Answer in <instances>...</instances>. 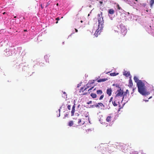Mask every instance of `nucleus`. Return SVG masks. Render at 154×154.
<instances>
[{
  "label": "nucleus",
  "instance_id": "5",
  "mask_svg": "<svg viewBox=\"0 0 154 154\" xmlns=\"http://www.w3.org/2000/svg\"><path fill=\"white\" fill-rule=\"evenodd\" d=\"M108 149H103L101 150V152L103 154H110V152H109L108 150H109L110 151H112V149H109V148L108 147H107Z\"/></svg>",
  "mask_w": 154,
  "mask_h": 154
},
{
  "label": "nucleus",
  "instance_id": "39",
  "mask_svg": "<svg viewBox=\"0 0 154 154\" xmlns=\"http://www.w3.org/2000/svg\"><path fill=\"white\" fill-rule=\"evenodd\" d=\"M45 58H46V59H48V56H47V55L45 56Z\"/></svg>",
  "mask_w": 154,
  "mask_h": 154
},
{
  "label": "nucleus",
  "instance_id": "30",
  "mask_svg": "<svg viewBox=\"0 0 154 154\" xmlns=\"http://www.w3.org/2000/svg\"><path fill=\"white\" fill-rule=\"evenodd\" d=\"M71 106L69 105L67 106V108L69 110H70L71 109Z\"/></svg>",
  "mask_w": 154,
  "mask_h": 154
},
{
  "label": "nucleus",
  "instance_id": "56",
  "mask_svg": "<svg viewBox=\"0 0 154 154\" xmlns=\"http://www.w3.org/2000/svg\"><path fill=\"white\" fill-rule=\"evenodd\" d=\"M88 116H86V117H87Z\"/></svg>",
  "mask_w": 154,
  "mask_h": 154
},
{
  "label": "nucleus",
  "instance_id": "41",
  "mask_svg": "<svg viewBox=\"0 0 154 154\" xmlns=\"http://www.w3.org/2000/svg\"><path fill=\"white\" fill-rule=\"evenodd\" d=\"M41 6L42 8L43 9V7L42 6V4L41 5Z\"/></svg>",
  "mask_w": 154,
  "mask_h": 154
},
{
  "label": "nucleus",
  "instance_id": "8",
  "mask_svg": "<svg viewBox=\"0 0 154 154\" xmlns=\"http://www.w3.org/2000/svg\"><path fill=\"white\" fill-rule=\"evenodd\" d=\"M84 88L83 87L81 88L79 91V92L81 94L80 95H85L87 94V92L86 91L85 92L83 91Z\"/></svg>",
  "mask_w": 154,
  "mask_h": 154
},
{
  "label": "nucleus",
  "instance_id": "4",
  "mask_svg": "<svg viewBox=\"0 0 154 154\" xmlns=\"http://www.w3.org/2000/svg\"><path fill=\"white\" fill-rule=\"evenodd\" d=\"M116 95L115 97H122L123 96L124 94V91L123 90H122L121 88L119 90H118L116 93Z\"/></svg>",
  "mask_w": 154,
  "mask_h": 154
},
{
  "label": "nucleus",
  "instance_id": "15",
  "mask_svg": "<svg viewBox=\"0 0 154 154\" xmlns=\"http://www.w3.org/2000/svg\"><path fill=\"white\" fill-rule=\"evenodd\" d=\"M97 94L100 95L103 93L102 91L100 90H98L97 91Z\"/></svg>",
  "mask_w": 154,
  "mask_h": 154
},
{
  "label": "nucleus",
  "instance_id": "6",
  "mask_svg": "<svg viewBox=\"0 0 154 154\" xmlns=\"http://www.w3.org/2000/svg\"><path fill=\"white\" fill-rule=\"evenodd\" d=\"M75 121V122H78V124H75L77 126L83 125L85 123V122L82 121L81 119H77L76 118Z\"/></svg>",
  "mask_w": 154,
  "mask_h": 154
},
{
  "label": "nucleus",
  "instance_id": "55",
  "mask_svg": "<svg viewBox=\"0 0 154 154\" xmlns=\"http://www.w3.org/2000/svg\"><path fill=\"white\" fill-rule=\"evenodd\" d=\"M135 0L136 1H137V0Z\"/></svg>",
  "mask_w": 154,
  "mask_h": 154
},
{
  "label": "nucleus",
  "instance_id": "29",
  "mask_svg": "<svg viewBox=\"0 0 154 154\" xmlns=\"http://www.w3.org/2000/svg\"><path fill=\"white\" fill-rule=\"evenodd\" d=\"M98 104H99V105L101 106H104V105L102 103H98Z\"/></svg>",
  "mask_w": 154,
  "mask_h": 154
},
{
  "label": "nucleus",
  "instance_id": "48",
  "mask_svg": "<svg viewBox=\"0 0 154 154\" xmlns=\"http://www.w3.org/2000/svg\"><path fill=\"white\" fill-rule=\"evenodd\" d=\"M134 90H135V89H134V88L133 89V92L134 91Z\"/></svg>",
  "mask_w": 154,
  "mask_h": 154
},
{
  "label": "nucleus",
  "instance_id": "2",
  "mask_svg": "<svg viewBox=\"0 0 154 154\" xmlns=\"http://www.w3.org/2000/svg\"><path fill=\"white\" fill-rule=\"evenodd\" d=\"M102 12H101L100 14H98V28L94 34V35L96 37H97L98 35L100 34L101 31L103 29V27L104 21L103 18V17H100V16H102Z\"/></svg>",
  "mask_w": 154,
  "mask_h": 154
},
{
  "label": "nucleus",
  "instance_id": "35",
  "mask_svg": "<svg viewBox=\"0 0 154 154\" xmlns=\"http://www.w3.org/2000/svg\"><path fill=\"white\" fill-rule=\"evenodd\" d=\"M94 88V87H92L91 88H90L88 90V91H89L91 90Z\"/></svg>",
  "mask_w": 154,
  "mask_h": 154
},
{
  "label": "nucleus",
  "instance_id": "19",
  "mask_svg": "<svg viewBox=\"0 0 154 154\" xmlns=\"http://www.w3.org/2000/svg\"><path fill=\"white\" fill-rule=\"evenodd\" d=\"M107 80V79H99L97 80V82H104V81H106Z\"/></svg>",
  "mask_w": 154,
  "mask_h": 154
},
{
  "label": "nucleus",
  "instance_id": "51",
  "mask_svg": "<svg viewBox=\"0 0 154 154\" xmlns=\"http://www.w3.org/2000/svg\"><path fill=\"white\" fill-rule=\"evenodd\" d=\"M92 107H94V105H92Z\"/></svg>",
  "mask_w": 154,
  "mask_h": 154
},
{
  "label": "nucleus",
  "instance_id": "16",
  "mask_svg": "<svg viewBox=\"0 0 154 154\" xmlns=\"http://www.w3.org/2000/svg\"><path fill=\"white\" fill-rule=\"evenodd\" d=\"M91 96L93 98H96L97 97V95L96 94L91 93L90 94Z\"/></svg>",
  "mask_w": 154,
  "mask_h": 154
},
{
  "label": "nucleus",
  "instance_id": "24",
  "mask_svg": "<svg viewBox=\"0 0 154 154\" xmlns=\"http://www.w3.org/2000/svg\"><path fill=\"white\" fill-rule=\"evenodd\" d=\"M104 97V95H103V94L101 95L100 97L99 98V100H102L103 98Z\"/></svg>",
  "mask_w": 154,
  "mask_h": 154
},
{
  "label": "nucleus",
  "instance_id": "50",
  "mask_svg": "<svg viewBox=\"0 0 154 154\" xmlns=\"http://www.w3.org/2000/svg\"><path fill=\"white\" fill-rule=\"evenodd\" d=\"M80 106V105L79 104V105L78 106V107H79Z\"/></svg>",
  "mask_w": 154,
  "mask_h": 154
},
{
  "label": "nucleus",
  "instance_id": "10",
  "mask_svg": "<svg viewBox=\"0 0 154 154\" xmlns=\"http://www.w3.org/2000/svg\"><path fill=\"white\" fill-rule=\"evenodd\" d=\"M112 90L111 88H108L106 90V93L109 96H110L111 95Z\"/></svg>",
  "mask_w": 154,
  "mask_h": 154
},
{
  "label": "nucleus",
  "instance_id": "17",
  "mask_svg": "<svg viewBox=\"0 0 154 154\" xmlns=\"http://www.w3.org/2000/svg\"><path fill=\"white\" fill-rule=\"evenodd\" d=\"M154 3V0H149V4L151 8L152 7Z\"/></svg>",
  "mask_w": 154,
  "mask_h": 154
},
{
  "label": "nucleus",
  "instance_id": "12",
  "mask_svg": "<svg viewBox=\"0 0 154 154\" xmlns=\"http://www.w3.org/2000/svg\"><path fill=\"white\" fill-rule=\"evenodd\" d=\"M114 12L115 11L112 8L110 9L108 11V14L111 15L113 14L114 13Z\"/></svg>",
  "mask_w": 154,
  "mask_h": 154
},
{
  "label": "nucleus",
  "instance_id": "49",
  "mask_svg": "<svg viewBox=\"0 0 154 154\" xmlns=\"http://www.w3.org/2000/svg\"><path fill=\"white\" fill-rule=\"evenodd\" d=\"M57 6H58L59 5V4H58V3H57Z\"/></svg>",
  "mask_w": 154,
  "mask_h": 154
},
{
  "label": "nucleus",
  "instance_id": "25",
  "mask_svg": "<svg viewBox=\"0 0 154 154\" xmlns=\"http://www.w3.org/2000/svg\"><path fill=\"white\" fill-rule=\"evenodd\" d=\"M91 84H89V83H87L86 85V87L85 88H86L87 89L88 88H89V87H90V85Z\"/></svg>",
  "mask_w": 154,
  "mask_h": 154
},
{
  "label": "nucleus",
  "instance_id": "3",
  "mask_svg": "<svg viewBox=\"0 0 154 154\" xmlns=\"http://www.w3.org/2000/svg\"><path fill=\"white\" fill-rule=\"evenodd\" d=\"M127 32V29L125 26L121 27L120 34L121 36H124L126 34Z\"/></svg>",
  "mask_w": 154,
  "mask_h": 154
},
{
  "label": "nucleus",
  "instance_id": "40",
  "mask_svg": "<svg viewBox=\"0 0 154 154\" xmlns=\"http://www.w3.org/2000/svg\"><path fill=\"white\" fill-rule=\"evenodd\" d=\"M87 89V88H85V89L84 88L83 89V91H86V89Z\"/></svg>",
  "mask_w": 154,
  "mask_h": 154
},
{
  "label": "nucleus",
  "instance_id": "46",
  "mask_svg": "<svg viewBox=\"0 0 154 154\" xmlns=\"http://www.w3.org/2000/svg\"><path fill=\"white\" fill-rule=\"evenodd\" d=\"M145 101L146 102H147V101H148V100H145Z\"/></svg>",
  "mask_w": 154,
  "mask_h": 154
},
{
  "label": "nucleus",
  "instance_id": "27",
  "mask_svg": "<svg viewBox=\"0 0 154 154\" xmlns=\"http://www.w3.org/2000/svg\"><path fill=\"white\" fill-rule=\"evenodd\" d=\"M117 9L119 10H120L121 9V8L120 7V6L119 5V4H117Z\"/></svg>",
  "mask_w": 154,
  "mask_h": 154
},
{
  "label": "nucleus",
  "instance_id": "18",
  "mask_svg": "<svg viewBox=\"0 0 154 154\" xmlns=\"http://www.w3.org/2000/svg\"><path fill=\"white\" fill-rule=\"evenodd\" d=\"M133 85V83L131 79H130L129 80V85L128 86L130 87H131Z\"/></svg>",
  "mask_w": 154,
  "mask_h": 154
},
{
  "label": "nucleus",
  "instance_id": "37",
  "mask_svg": "<svg viewBox=\"0 0 154 154\" xmlns=\"http://www.w3.org/2000/svg\"><path fill=\"white\" fill-rule=\"evenodd\" d=\"M92 101H90L88 102L87 103L88 104H90L91 103Z\"/></svg>",
  "mask_w": 154,
  "mask_h": 154
},
{
  "label": "nucleus",
  "instance_id": "33",
  "mask_svg": "<svg viewBox=\"0 0 154 154\" xmlns=\"http://www.w3.org/2000/svg\"><path fill=\"white\" fill-rule=\"evenodd\" d=\"M94 88V87H92L91 88H90L88 90V91H89L91 90Z\"/></svg>",
  "mask_w": 154,
  "mask_h": 154
},
{
  "label": "nucleus",
  "instance_id": "54",
  "mask_svg": "<svg viewBox=\"0 0 154 154\" xmlns=\"http://www.w3.org/2000/svg\"><path fill=\"white\" fill-rule=\"evenodd\" d=\"M14 18H16V16H15V17H14Z\"/></svg>",
  "mask_w": 154,
  "mask_h": 154
},
{
  "label": "nucleus",
  "instance_id": "42",
  "mask_svg": "<svg viewBox=\"0 0 154 154\" xmlns=\"http://www.w3.org/2000/svg\"><path fill=\"white\" fill-rule=\"evenodd\" d=\"M75 32H78V30L76 29H75Z\"/></svg>",
  "mask_w": 154,
  "mask_h": 154
},
{
  "label": "nucleus",
  "instance_id": "13",
  "mask_svg": "<svg viewBox=\"0 0 154 154\" xmlns=\"http://www.w3.org/2000/svg\"><path fill=\"white\" fill-rule=\"evenodd\" d=\"M112 117L110 116H109L107 117L106 119V121L109 122H111Z\"/></svg>",
  "mask_w": 154,
  "mask_h": 154
},
{
  "label": "nucleus",
  "instance_id": "52",
  "mask_svg": "<svg viewBox=\"0 0 154 154\" xmlns=\"http://www.w3.org/2000/svg\"><path fill=\"white\" fill-rule=\"evenodd\" d=\"M82 22H83V21L82 20H81V23H82Z\"/></svg>",
  "mask_w": 154,
  "mask_h": 154
},
{
  "label": "nucleus",
  "instance_id": "43",
  "mask_svg": "<svg viewBox=\"0 0 154 154\" xmlns=\"http://www.w3.org/2000/svg\"><path fill=\"white\" fill-rule=\"evenodd\" d=\"M100 2V3L101 4H102L103 3V2H102V1H100V2Z\"/></svg>",
  "mask_w": 154,
  "mask_h": 154
},
{
  "label": "nucleus",
  "instance_id": "44",
  "mask_svg": "<svg viewBox=\"0 0 154 154\" xmlns=\"http://www.w3.org/2000/svg\"><path fill=\"white\" fill-rule=\"evenodd\" d=\"M27 31V30L26 29H24V32H26Z\"/></svg>",
  "mask_w": 154,
  "mask_h": 154
},
{
  "label": "nucleus",
  "instance_id": "34",
  "mask_svg": "<svg viewBox=\"0 0 154 154\" xmlns=\"http://www.w3.org/2000/svg\"><path fill=\"white\" fill-rule=\"evenodd\" d=\"M94 88V87H92L91 88H90L88 90V91H89L91 90Z\"/></svg>",
  "mask_w": 154,
  "mask_h": 154
},
{
  "label": "nucleus",
  "instance_id": "7",
  "mask_svg": "<svg viewBox=\"0 0 154 154\" xmlns=\"http://www.w3.org/2000/svg\"><path fill=\"white\" fill-rule=\"evenodd\" d=\"M119 146H121V149H122V150H124L125 151L127 150L128 149V146L125 144H124L123 143H120L119 144Z\"/></svg>",
  "mask_w": 154,
  "mask_h": 154
},
{
  "label": "nucleus",
  "instance_id": "11",
  "mask_svg": "<svg viewBox=\"0 0 154 154\" xmlns=\"http://www.w3.org/2000/svg\"><path fill=\"white\" fill-rule=\"evenodd\" d=\"M123 74L127 77L129 76L130 75V72L126 71H124L123 72Z\"/></svg>",
  "mask_w": 154,
  "mask_h": 154
},
{
  "label": "nucleus",
  "instance_id": "21",
  "mask_svg": "<svg viewBox=\"0 0 154 154\" xmlns=\"http://www.w3.org/2000/svg\"><path fill=\"white\" fill-rule=\"evenodd\" d=\"M118 73H116V72L111 73L110 74V75L111 76H115L116 75H118Z\"/></svg>",
  "mask_w": 154,
  "mask_h": 154
},
{
  "label": "nucleus",
  "instance_id": "1",
  "mask_svg": "<svg viewBox=\"0 0 154 154\" xmlns=\"http://www.w3.org/2000/svg\"><path fill=\"white\" fill-rule=\"evenodd\" d=\"M134 79L137 83L138 91L141 94L143 95H146L149 94V93L146 90L144 82L142 80H139L137 77L135 76L134 77Z\"/></svg>",
  "mask_w": 154,
  "mask_h": 154
},
{
  "label": "nucleus",
  "instance_id": "32",
  "mask_svg": "<svg viewBox=\"0 0 154 154\" xmlns=\"http://www.w3.org/2000/svg\"><path fill=\"white\" fill-rule=\"evenodd\" d=\"M112 99H113V97H111L110 98V100H109V102H110L112 101Z\"/></svg>",
  "mask_w": 154,
  "mask_h": 154
},
{
  "label": "nucleus",
  "instance_id": "47",
  "mask_svg": "<svg viewBox=\"0 0 154 154\" xmlns=\"http://www.w3.org/2000/svg\"><path fill=\"white\" fill-rule=\"evenodd\" d=\"M5 13H5V12H4L3 13V14H5Z\"/></svg>",
  "mask_w": 154,
  "mask_h": 154
},
{
  "label": "nucleus",
  "instance_id": "20",
  "mask_svg": "<svg viewBox=\"0 0 154 154\" xmlns=\"http://www.w3.org/2000/svg\"><path fill=\"white\" fill-rule=\"evenodd\" d=\"M63 94L62 95L63 97L64 98H67V94L66 92L65 91L62 92Z\"/></svg>",
  "mask_w": 154,
  "mask_h": 154
},
{
  "label": "nucleus",
  "instance_id": "23",
  "mask_svg": "<svg viewBox=\"0 0 154 154\" xmlns=\"http://www.w3.org/2000/svg\"><path fill=\"white\" fill-rule=\"evenodd\" d=\"M138 152L137 151H134L132 152L131 153V154H138Z\"/></svg>",
  "mask_w": 154,
  "mask_h": 154
},
{
  "label": "nucleus",
  "instance_id": "14",
  "mask_svg": "<svg viewBox=\"0 0 154 154\" xmlns=\"http://www.w3.org/2000/svg\"><path fill=\"white\" fill-rule=\"evenodd\" d=\"M75 121H70L68 123V125L70 127L72 126L74 124V123H75Z\"/></svg>",
  "mask_w": 154,
  "mask_h": 154
},
{
  "label": "nucleus",
  "instance_id": "9",
  "mask_svg": "<svg viewBox=\"0 0 154 154\" xmlns=\"http://www.w3.org/2000/svg\"><path fill=\"white\" fill-rule=\"evenodd\" d=\"M75 104H74L72 106V110L71 112V116H73L74 115V114L75 112Z\"/></svg>",
  "mask_w": 154,
  "mask_h": 154
},
{
  "label": "nucleus",
  "instance_id": "36",
  "mask_svg": "<svg viewBox=\"0 0 154 154\" xmlns=\"http://www.w3.org/2000/svg\"><path fill=\"white\" fill-rule=\"evenodd\" d=\"M94 88V87H92L91 88H90L88 90V91H89L91 90Z\"/></svg>",
  "mask_w": 154,
  "mask_h": 154
},
{
  "label": "nucleus",
  "instance_id": "31",
  "mask_svg": "<svg viewBox=\"0 0 154 154\" xmlns=\"http://www.w3.org/2000/svg\"><path fill=\"white\" fill-rule=\"evenodd\" d=\"M99 104H98V103H97V104H96L94 105V106L96 107H98L99 106Z\"/></svg>",
  "mask_w": 154,
  "mask_h": 154
},
{
  "label": "nucleus",
  "instance_id": "28",
  "mask_svg": "<svg viewBox=\"0 0 154 154\" xmlns=\"http://www.w3.org/2000/svg\"><path fill=\"white\" fill-rule=\"evenodd\" d=\"M60 18L59 17H57L56 18V20H57V21L56 22V23H58V21L60 20Z\"/></svg>",
  "mask_w": 154,
  "mask_h": 154
},
{
  "label": "nucleus",
  "instance_id": "26",
  "mask_svg": "<svg viewBox=\"0 0 154 154\" xmlns=\"http://www.w3.org/2000/svg\"><path fill=\"white\" fill-rule=\"evenodd\" d=\"M129 91L128 89H127L126 90V91L125 92L124 95H126V94H129Z\"/></svg>",
  "mask_w": 154,
  "mask_h": 154
},
{
  "label": "nucleus",
  "instance_id": "45",
  "mask_svg": "<svg viewBox=\"0 0 154 154\" xmlns=\"http://www.w3.org/2000/svg\"><path fill=\"white\" fill-rule=\"evenodd\" d=\"M152 97H150L149 98V99H150V98H151Z\"/></svg>",
  "mask_w": 154,
  "mask_h": 154
},
{
  "label": "nucleus",
  "instance_id": "53",
  "mask_svg": "<svg viewBox=\"0 0 154 154\" xmlns=\"http://www.w3.org/2000/svg\"><path fill=\"white\" fill-rule=\"evenodd\" d=\"M141 154H146L145 153H142Z\"/></svg>",
  "mask_w": 154,
  "mask_h": 154
},
{
  "label": "nucleus",
  "instance_id": "22",
  "mask_svg": "<svg viewBox=\"0 0 154 154\" xmlns=\"http://www.w3.org/2000/svg\"><path fill=\"white\" fill-rule=\"evenodd\" d=\"M112 103L114 106H117V104L116 102V101H112Z\"/></svg>",
  "mask_w": 154,
  "mask_h": 154
},
{
  "label": "nucleus",
  "instance_id": "38",
  "mask_svg": "<svg viewBox=\"0 0 154 154\" xmlns=\"http://www.w3.org/2000/svg\"><path fill=\"white\" fill-rule=\"evenodd\" d=\"M94 80H93V82H91L90 84H93V83H94Z\"/></svg>",
  "mask_w": 154,
  "mask_h": 154
}]
</instances>
